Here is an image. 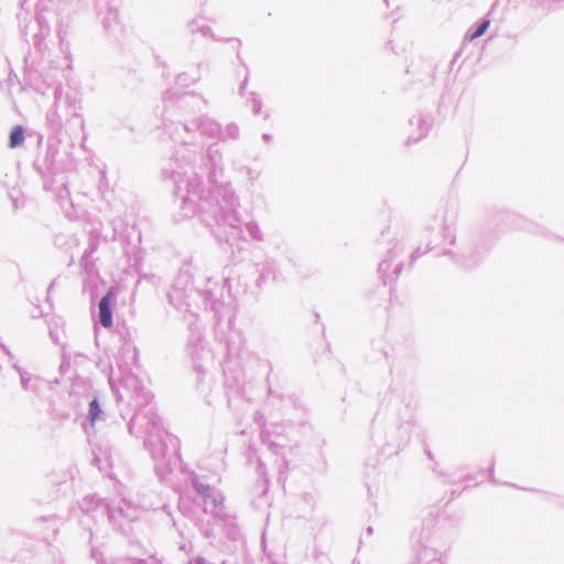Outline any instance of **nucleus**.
Returning <instances> with one entry per match:
<instances>
[{"label":"nucleus","instance_id":"1","mask_svg":"<svg viewBox=\"0 0 564 564\" xmlns=\"http://www.w3.org/2000/svg\"><path fill=\"white\" fill-rule=\"evenodd\" d=\"M115 291L110 289L99 302V319L100 324L108 328L112 325V316L110 305L115 299Z\"/></svg>","mask_w":564,"mask_h":564},{"label":"nucleus","instance_id":"2","mask_svg":"<svg viewBox=\"0 0 564 564\" xmlns=\"http://www.w3.org/2000/svg\"><path fill=\"white\" fill-rule=\"evenodd\" d=\"M24 141V132L21 126H17L13 128L10 134V148H17L21 145Z\"/></svg>","mask_w":564,"mask_h":564},{"label":"nucleus","instance_id":"3","mask_svg":"<svg viewBox=\"0 0 564 564\" xmlns=\"http://www.w3.org/2000/svg\"><path fill=\"white\" fill-rule=\"evenodd\" d=\"M489 26V21H484L477 30L470 35V40H475L477 37H480L485 32L487 31Z\"/></svg>","mask_w":564,"mask_h":564},{"label":"nucleus","instance_id":"4","mask_svg":"<svg viewBox=\"0 0 564 564\" xmlns=\"http://www.w3.org/2000/svg\"><path fill=\"white\" fill-rule=\"evenodd\" d=\"M99 405H98V402L96 400L91 401L90 404H89V415H90V421L94 422L98 415H99Z\"/></svg>","mask_w":564,"mask_h":564}]
</instances>
